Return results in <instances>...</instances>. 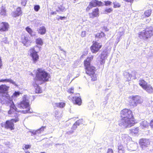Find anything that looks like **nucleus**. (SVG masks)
<instances>
[{"label":"nucleus","mask_w":153,"mask_h":153,"mask_svg":"<svg viewBox=\"0 0 153 153\" xmlns=\"http://www.w3.org/2000/svg\"><path fill=\"white\" fill-rule=\"evenodd\" d=\"M27 2V0H21V4L23 6H25Z\"/></svg>","instance_id":"46"},{"label":"nucleus","mask_w":153,"mask_h":153,"mask_svg":"<svg viewBox=\"0 0 153 153\" xmlns=\"http://www.w3.org/2000/svg\"><path fill=\"white\" fill-rule=\"evenodd\" d=\"M102 45L100 43L95 42L91 47V49L93 53H96L101 48Z\"/></svg>","instance_id":"14"},{"label":"nucleus","mask_w":153,"mask_h":153,"mask_svg":"<svg viewBox=\"0 0 153 153\" xmlns=\"http://www.w3.org/2000/svg\"><path fill=\"white\" fill-rule=\"evenodd\" d=\"M131 75V76H134L135 79H137V77H139L140 76V75L138 74L137 72L135 71H132Z\"/></svg>","instance_id":"35"},{"label":"nucleus","mask_w":153,"mask_h":153,"mask_svg":"<svg viewBox=\"0 0 153 153\" xmlns=\"http://www.w3.org/2000/svg\"><path fill=\"white\" fill-rule=\"evenodd\" d=\"M104 36V33L102 32L101 33H97L95 35V37L97 38H101L103 37Z\"/></svg>","instance_id":"39"},{"label":"nucleus","mask_w":153,"mask_h":153,"mask_svg":"<svg viewBox=\"0 0 153 153\" xmlns=\"http://www.w3.org/2000/svg\"><path fill=\"white\" fill-rule=\"evenodd\" d=\"M152 13V10L151 9H149L146 10L144 13V14L142 16V18H144V16H145L146 17H148Z\"/></svg>","instance_id":"29"},{"label":"nucleus","mask_w":153,"mask_h":153,"mask_svg":"<svg viewBox=\"0 0 153 153\" xmlns=\"http://www.w3.org/2000/svg\"><path fill=\"white\" fill-rule=\"evenodd\" d=\"M135 123L134 121L132 119L122 118L121 120L119 122V125L122 127L126 128L133 126Z\"/></svg>","instance_id":"5"},{"label":"nucleus","mask_w":153,"mask_h":153,"mask_svg":"<svg viewBox=\"0 0 153 153\" xmlns=\"http://www.w3.org/2000/svg\"><path fill=\"white\" fill-rule=\"evenodd\" d=\"M18 107L21 109H26L25 110H18L14 104L13 103L10 106V110L8 111L9 114H13L15 112H21L24 114L27 113H31L32 111L30 110L29 105V100L25 96L23 99V100L18 105Z\"/></svg>","instance_id":"1"},{"label":"nucleus","mask_w":153,"mask_h":153,"mask_svg":"<svg viewBox=\"0 0 153 153\" xmlns=\"http://www.w3.org/2000/svg\"><path fill=\"white\" fill-rule=\"evenodd\" d=\"M105 5L106 6L110 5L111 3V2L110 1H105Z\"/></svg>","instance_id":"47"},{"label":"nucleus","mask_w":153,"mask_h":153,"mask_svg":"<svg viewBox=\"0 0 153 153\" xmlns=\"http://www.w3.org/2000/svg\"><path fill=\"white\" fill-rule=\"evenodd\" d=\"M118 149L119 153H124V148L122 145L121 144L119 145L118 146Z\"/></svg>","instance_id":"32"},{"label":"nucleus","mask_w":153,"mask_h":153,"mask_svg":"<svg viewBox=\"0 0 153 153\" xmlns=\"http://www.w3.org/2000/svg\"><path fill=\"white\" fill-rule=\"evenodd\" d=\"M72 101L74 103L79 105H81L82 103V100L80 97H73L72 98Z\"/></svg>","instance_id":"18"},{"label":"nucleus","mask_w":153,"mask_h":153,"mask_svg":"<svg viewBox=\"0 0 153 153\" xmlns=\"http://www.w3.org/2000/svg\"><path fill=\"white\" fill-rule=\"evenodd\" d=\"M139 84L143 89L149 84L143 79L140 80Z\"/></svg>","instance_id":"28"},{"label":"nucleus","mask_w":153,"mask_h":153,"mask_svg":"<svg viewBox=\"0 0 153 153\" xmlns=\"http://www.w3.org/2000/svg\"><path fill=\"white\" fill-rule=\"evenodd\" d=\"M150 125L151 128H153V120L151 121Z\"/></svg>","instance_id":"52"},{"label":"nucleus","mask_w":153,"mask_h":153,"mask_svg":"<svg viewBox=\"0 0 153 153\" xmlns=\"http://www.w3.org/2000/svg\"><path fill=\"white\" fill-rule=\"evenodd\" d=\"M86 32L85 31H82L81 33V36L82 37H84L85 36Z\"/></svg>","instance_id":"51"},{"label":"nucleus","mask_w":153,"mask_h":153,"mask_svg":"<svg viewBox=\"0 0 153 153\" xmlns=\"http://www.w3.org/2000/svg\"><path fill=\"white\" fill-rule=\"evenodd\" d=\"M9 25L8 23L5 22H2L0 24V31H7Z\"/></svg>","instance_id":"16"},{"label":"nucleus","mask_w":153,"mask_h":153,"mask_svg":"<svg viewBox=\"0 0 153 153\" xmlns=\"http://www.w3.org/2000/svg\"><path fill=\"white\" fill-rule=\"evenodd\" d=\"M45 128V126H42L41 128L36 131H31V135L33 136V135H37V134H40L44 131Z\"/></svg>","instance_id":"19"},{"label":"nucleus","mask_w":153,"mask_h":153,"mask_svg":"<svg viewBox=\"0 0 153 153\" xmlns=\"http://www.w3.org/2000/svg\"><path fill=\"white\" fill-rule=\"evenodd\" d=\"M150 21V20L149 19H148L146 20L147 22L149 23Z\"/></svg>","instance_id":"63"},{"label":"nucleus","mask_w":153,"mask_h":153,"mask_svg":"<svg viewBox=\"0 0 153 153\" xmlns=\"http://www.w3.org/2000/svg\"><path fill=\"white\" fill-rule=\"evenodd\" d=\"M82 123V120H79L77 121L73 125L71 129L73 130H75L77 128V126H79L80 124Z\"/></svg>","instance_id":"22"},{"label":"nucleus","mask_w":153,"mask_h":153,"mask_svg":"<svg viewBox=\"0 0 153 153\" xmlns=\"http://www.w3.org/2000/svg\"><path fill=\"white\" fill-rule=\"evenodd\" d=\"M19 119L18 117H15V119H12L10 121L7 120L6 121L4 127L5 128H10L11 130L14 129L13 122L16 123L19 121Z\"/></svg>","instance_id":"9"},{"label":"nucleus","mask_w":153,"mask_h":153,"mask_svg":"<svg viewBox=\"0 0 153 153\" xmlns=\"http://www.w3.org/2000/svg\"><path fill=\"white\" fill-rule=\"evenodd\" d=\"M74 91V88L72 87L71 88L68 89V92L69 93H73Z\"/></svg>","instance_id":"45"},{"label":"nucleus","mask_w":153,"mask_h":153,"mask_svg":"<svg viewBox=\"0 0 153 153\" xmlns=\"http://www.w3.org/2000/svg\"><path fill=\"white\" fill-rule=\"evenodd\" d=\"M59 19H60L61 20H63L65 18V17H62V16H59Z\"/></svg>","instance_id":"55"},{"label":"nucleus","mask_w":153,"mask_h":153,"mask_svg":"<svg viewBox=\"0 0 153 153\" xmlns=\"http://www.w3.org/2000/svg\"><path fill=\"white\" fill-rule=\"evenodd\" d=\"M139 144L141 148L143 150H146L150 145V141L149 139L142 138L140 140Z\"/></svg>","instance_id":"10"},{"label":"nucleus","mask_w":153,"mask_h":153,"mask_svg":"<svg viewBox=\"0 0 153 153\" xmlns=\"http://www.w3.org/2000/svg\"><path fill=\"white\" fill-rule=\"evenodd\" d=\"M144 88L148 93L150 94L153 93V88L149 84L147 85Z\"/></svg>","instance_id":"24"},{"label":"nucleus","mask_w":153,"mask_h":153,"mask_svg":"<svg viewBox=\"0 0 153 153\" xmlns=\"http://www.w3.org/2000/svg\"><path fill=\"white\" fill-rule=\"evenodd\" d=\"M22 13L21 8L20 7H19L17 8L16 10L13 12V15L14 17H16L17 16H20Z\"/></svg>","instance_id":"21"},{"label":"nucleus","mask_w":153,"mask_h":153,"mask_svg":"<svg viewBox=\"0 0 153 153\" xmlns=\"http://www.w3.org/2000/svg\"><path fill=\"white\" fill-rule=\"evenodd\" d=\"M1 41L6 44H8L9 43V42L7 40V37H4L2 38Z\"/></svg>","instance_id":"41"},{"label":"nucleus","mask_w":153,"mask_h":153,"mask_svg":"<svg viewBox=\"0 0 153 153\" xmlns=\"http://www.w3.org/2000/svg\"><path fill=\"white\" fill-rule=\"evenodd\" d=\"M31 147V145H25L24 144L23 146V149H30Z\"/></svg>","instance_id":"44"},{"label":"nucleus","mask_w":153,"mask_h":153,"mask_svg":"<svg viewBox=\"0 0 153 153\" xmlns=\"http://www.w3.org/2000/svg\"><path fill=\"white\" fill-rule=\"evenodd\" d=\"M124 0L125 1H127V2H132V1H133V0Z\"/></svg>","instance_id":"58"},{"label":"nucleus","mask_w":153,"mask_h":153,"mask_svg":"<svg viewBox=\"0 0 153 153\" xmlns=\"http://www.w3.org/2000/svg\"><path fill=\"white\" fill-rule=\"evenodd\" d=\"M51 14L52 15L56 14V13L55 11L52 12H51Z\"/></svg>","instance_id":"59"},{"label":"nucleus","mask_w":153,"mask_h":153,"mask_svg":"<svg viewBox=\"0 0 153 153\" xmlns=\"http://www.w3.org/2000/svg\"><path fill=\"white\" fill-rule=\"evenodd\" d=\"M122 139L125 143H128L131 140V138L128 134H123L122 135Z\"/></svg>","instance_id":"20"},{"label":"nucleus","mask_w":153,"mask_h":153,"mask_svg":"<svg viewBox=\"0 0 153 153\" xmlns=\"http://www.w3.org/2000/svg\"><path fill=\"white\" fill-rule=\"evenodd\" d=\"M60 144L59 143H58V144H56L55 145V146H56V147L58 145H60Z\"/></svg>","instance_id":"60"},{"label":"nucleus","mask_w":153,"mask_h":153,"mask_svg":"<svg viewBox=\"0 0 153 153\" xmlns=\"http://www.w3.org/2000/svg\"><path fill=\"white\" fill-rule=\"evenodd\" d=\"M20 94V93L19 92H15L14 93L13 95L14 96L17 97L18 96H19Z\"/></svg>","instance_id":"48"},{"label":"nucleus","mask_w":153,"mask_h":153,"mask_svg":"<svg viewBox=\"0 0 153 153\" xmlns=\"http://www.w3.org/2000/svg\"><path fill=\"white\" fill-rule=\"evenodd\" d=\"M6 12L5 8L2 7L0 12V15L2 16H5L6 15Z\"/></svg>","instance_id":"38"},{"label":"nucleus","mask_w":153,"mask_h":153,"mask_svg":"<svg viewBox=\"0 0 153 153\" xmlns=\"http://www.w3.org/2000/svg\"><path fill=\"white\" fill-rule=\"evenodd\" d=\"M107 153H113V150L111 149H108Z\"/></svg>","instance_id":"50"},{"label":"nucleus","mask_w":153,"mask_h":153,"mask_svg":"<svg viewBox=\"0 0 153 153\" xmlns=\"http://www.w3.org/2000/svg\"><path fill=\"white\" fill-rule=\"evenodd\" d=\"M102 4V2L97 0H92L88 6L86 8V10L88 11L94 7L97 6H100Z\"/></svg>","instance_id":"12"},{"label":"nucleus","mask_w":153,"mask_h":153,"mask_svg":"<svg viewBox=\"0 0 153 153\" xmlns=\"http://www.w3.org/2000/svg\"><path fill=\"white\" fill-rule=\"evenodd\" d=\"M2 66V61H1V57H0V68H1V67Z\"/></svg>","instance_id":"56"},{"label":"nucleus","mask_w":153,"mask_h":153,"mask_svg":"<svg viewBox=\"0 0 153 153\" xmlns=\"http://www.w3.org/2000/svg\"><path fill=\"white\" fill-rule=\"evenodd\" d=\"M149 123L147 122V121L144 120L140 123V127L142 129H144L147 128L149 126Z\"/></svg>","instance_id":"25"},{"label":"nucleus","mask_w":153,"mask_h":153,"mask_svg":"<svg viewBox=\"0 0 153 153\" xmlns=\"http://www.w3.org/2000/svg\"><path fill=\"white\" fill-rule=\"evenodd\" d=\"M65 7L62 5H60L58 7V8L56 9V11L58 12H62L65 11Z\"/></svg>","instance_id":"34"},{"label":"nucleus","mask_w":153,"mask_h":153,"mask_svg":"<svg viewBox=\"0 0 153 153\" xmlns=\"http://www.w3.org/2000/svg\"><path fill=\"white\" fill-rule=\"evenodd\" d=\"M124 76L126 79V80L128 81H130L131 79V75L127 71H125L123 73Z\"/></svg>","instance_id":"27"},{"label":"nucleus","mask_w":153,"mask_h":153,"mask_svg":"<svg viewBox=\"0 0 153 153\" xmlns=\"http://www.w3.org/2000/svg\"><path fill=\"white\" fill-rule=\"evenodd\" d=\"M41 153H45V152H41Z\"/></svg>","instance_id":"64"},{"label":"nucleus","mask_w":153,"mask_h":153,"mask_svg":"<svg viewBox=\"0 0 153 153\" xmlns=\"http://www.w3.org/2000/svg\"><path fill=\"white\" fill-rule=\"evenodd\" d=\"M38 33L41 35L45 34L46 32V29L44 26H42L39 27L37 29Z\"/></svg>","instance_id":"23"},{"label":"nucleus","mask_w":153,"mask_h":153,"mask_svg":"<svg viewBox=\"0 0 153 153\" xmlns=\"http://www.w3.org/2000/svg\"><path fill=\"white\" fill-rule=\"evenodd\" d=\"M59 49H60L61 50V51H63V49H62L61 48V47H60V46H59Z\"/></svg>","instance_id":"61"},{"label":"nucleus","mask_w":153,"mask_h":153,"mask_svg":"<svg viewBox=\"0 0 153 153\" xmlns=\"http://www.w3.org/2000/svg\"><path fill=\"white\" fill-rule=\"evenodd\" d=\"M34 10L36 12H37L39 11V9L40 8V7L38 5H34Z\"/></svg>","instance_id":"43"},{"label":"nucleus","mask_w":153,"mask_h":153,"mask_svg":"<svg viewBox=\"0 0 153 153\" xmlns=\"http://www.w3.org/2000/svg\"><path fill=\"white\" fill-rule=\"evenodd\" d=\"M25 153H30L28 151H25Z\"/></svg>","instance_id":"62"},{"label":"nucleus","mask_w":153,"mask_h":153,"mask_svg":"<svg viewBox=\"0 0 153 153\" xmlns=\"http://www.w3.org/2000/svg\"><path fill=\"white\" fill-rule=\"evenodd\" d=\"M112 11V9L111 8H109L108 9H107L105 10V12H107L108 13H110Z\"/></svg>","instance_id":"49"},{"label":"nucleus","mask_w":153,"mask_h":153,"mask_svg":"<svg viewBox=\"0 0 153 153\" xmlns=\"http://www.w3.org/2000/svg\"><path fill=\"white\" fill-rule=\"evenodd\" d=\"M26 31L31 36H33L36 35V32L33 31L29 27H27L25 28Z\"/></svg>","instance_id":"26"},{"label":"nucleus","mask_w":153,"mask_h":153,"mask_svg":"<svg viewBox=\"0 0 153 153\" xmlns=\"http://www.w3.org/2000/svg\"><path fill=\"white\" fill-rule=\"evenodd\" d=\"M99 16V9L96 8L94 9L91 13H89V16L90 18H93Z\"/></svg>","instance_id":"17"},{"label":"nucleus","mask_w":153,"mask_h":153,"mask_svg":"<svg viewBox=\"0 0 153 153\" xmlns=\"http://www.w3.org/2000/svg\"><path fill=\"white\" fill-rule=\"evenodd\" d=\"M132 112L130 109H124L121 112V115L122 118L133 120Z\"/></svg>","instance_id":"7"},{"label":"nucleus","mask_w":153,"mask_h":153,"mask_svg":"<svg viewBox=\"0 0 153 153\" xmlns=\"http://www.w3.org/2000/svg\"><path fill=\"white\" fill-rule=\"evenodd\" d=\"M55 105L58 108H62L65 106V103L63 102H60L56 103Z\"/></svg>","instance_id":"33"},{"label":"nucleus","mask_w":153,"mask_h":153,"mask_svg":"<svg viewBox=\"0 0 153 153\" xmlns=\"http://www.w3.org/2000/svg\"><path fill=\"white\" fill-rule=\"evenodd\" d=\"M91 59L88 58L84 62L86 73L91 76L92 81L96 80L97 78L95 74L96 68L90 65Z\"/></svg>","instance_id":"3"},{"label":"nucleus","mask_w":153,"mask_h":153,"mask_svg":"<svg viewBox=\"0 0 153 153\" xmlns=\"http://www.w3.org/2000/svg\"><path fill=\"white\" fill-rule=\"evenodd\" d=\"M139 37L141 39L148 41L153 36V28L152 26L147 27L138 33Z\"/></svg>","instance_id":"4"},{"label":"nucleus","mask_w":153,"mask_h":153,"mask_svg":"<svg viewBox=\"0 0 153 153\" xmlns=\"http://www.w3.org/2000/svg\"><path fill=\"white\" fill-rule=\"evenodd\" d=\"M0 81L1 82H10L11 83H12L15 85H16V84L15 82L11 79H1L0 80Z\"/></svg>","instance_id":"31"},{"label":"nucleus","mask_w":153,"mask_h":153,"mask_svg":"<svg viewBox=\"0 0 153 153\" xmlns=\"http://www.w3.org/2000/svg\"><path fill=\"white\" fill-rule=\"evenodd\" d=\"M9 87L5 85H0V96L7 97V91Z\"/></svg>","instance_id":"11"},{"label":"nucleus","mask_w":153,"mask_h":153,"mask_svg":"<svg viewBox=\"0 0 153 153\" xmlns=\"http://www.w3.org/2000/svg\"><path fill=\"white\" fill-rule=\"evenodd\" d=\"M103 30H104L105 31H107L108 30V29L106 27L104 26L103 27Z\"/></svg>","instance_id":"54"},{"label":"nucleus","mask_w":153,"mask_h":153,"mask_svg":"<svg viewBox=\"0 0 153 153\" xmlns=\"http://www.w3.org/2000/svg\"><path fill=\"white\" fill-rule=\"evenodd\" d=\"M108 53L106 51H104L102 52L100 56L97 58V60L100 62L101 65H103L105 62V59L107 58Z\"/></svg>","instance_id":"13"},{"label":"nucleus","mask_w":153,"mask_h":153,"mask_svg":"<svg viewBox=\"0 0 153 153\" xmlns=\"http://www.w3.org/2000/svg\"><path fill=\"white\" fill-rule=\"evenodd\" d=\"M74 130H71L67 132V133L68 134H72L74 132Z\"/></svg>","instance_id":"53"},{"label":"nucleus","mask_w":153,"mask_h":153,"mask_svg":"<svg viewBox=\"0 0 153 153\" xmlns=\"http://www.w3.org/2000/svg\"><path fill=\"white\" fill-rule=\"evenodd\" d=\"M21 42L24 46H28L30 45L31 43L30 40L29 39L27 36L22 35L21 37Z\"/></svg>","instance_id":"15"},{"label":"nucleus","mask_w":153,"mask_h":153,"mask_svg":"<svg viewBox=\"0 0 153 153\" xmlns=\"http://www.w3.org/2000/svg\"><path fill=\"white\" fill-rule=\"evenodd\" d=\"M143 100L140 97L136 95L132 97V100L130 102V104L131 106L135 107L138 104H141Z\"/></svg>","instance_id":"6"},{"label":"nucleus","mask_w":153,"mask_h":153,"mask_svg":"<svg viewBox=\"0 0 153 153\" xmlns=\"http://www.w3.org/2000/svg\"><path fill=\"white\" fill-rule=\"evenodd\" d=\"M35 85V92L36 93H40L42 92V90L40 88V87L37 85V83ZM38 84H39V82L38 83Z\"/></svg>","instance_id":"30"},{"label":"nucleus","mask_w":153,"mask_h":153,"mask_svg":"<svg viewBox=\"0 0 153 153\" xmlns=\"http://www.w3.org/2000/svg\"><path fill=\"white\" fill-rule=\"evenodd\" d=\"M36 43L37 44L42 45L43 44V41L42 39L40 38H39L36 39Z\"/></svg>","instance_id":"36"},{"label":"nucleus","mask_w":153,"mask_h":153,"mask_svg":"<svg viewBox=\"0 0 153 153\" xmlns=\"http://www.w3.org/2000/svg\"><path fill=\"white\" fill-rule=\"evenodd\" d=\"M73 97H72L71 96H69L68 97V98L69 99V100H72V99H73Z\"/></svg>","instance_id":"57"},{"label":"nucleus","mask_w":153,"mask_h":153,"mask_svg":"<svg viewBox=\"0 0 153 153\" xmlns=\"http://www.w3.org/2000/svg\"><path fill=\"white\" fill-rule=\"evenodd\" d=\"M36 77L35 80V83H38L41 84L48 81L50 77L49 74L46 72L42 69H38L35 70Z\"/></svg>","instance_id":"2"},{"label":"nucleus","mask_w":153,"mask_h":153,"mask_svg":"<svg viewBox=\"0 0 153 153\" xmlns=\"http://www.w3.org/2000/svg\"><path fill=\"white\" fill-rule=\"evenodd\" d=\"M138 128H135L132 129L131 130V132L132 133H134L135 134H137L138 133Z\"/></svg>","instance_id":"40"},{"label":"nucleus","mask_w":153,"mask_h":153,"mask_svg":"<svg viewBox=\"0 0 153 153\" xmlns=\"http://www.w3.org/2000/svg\"><path fill=\"white\" fill-rule=\"evenodd\" d=\"M113 4L114 5V8L119 7L120 6V4L117 2H114Z\"/></svg>","instance_id":"42"},{"label":"nucleus","mask_w":153,"mask_h":153,"mask_svg":"<svg viewBox=\"0 0 153 153\" xmlns=\"http://www.w3.org/2000/svg\"><path fill=\"white\" fill-rule=\"evenodd\" d=\"M55 116L56 119H59L61 117L59 111H56L55 112Z\"/></svg>","instance_id":"37"},{"label":"nucleus","mask_w":153,"mask_h":153,"mask_svg":"<svg viewBox=\"0 0 153 153\" xmlns=\"http://www.w3.org/2000/svg\"><path fill=\"white\" fill-rule=\"evenodd\" d=\"M28 53L32 57L33 63H36L39 58L37 52L35 50L34 48H33L29 50Z\"/></svg>","instance_id":"8"}]
</instances>
